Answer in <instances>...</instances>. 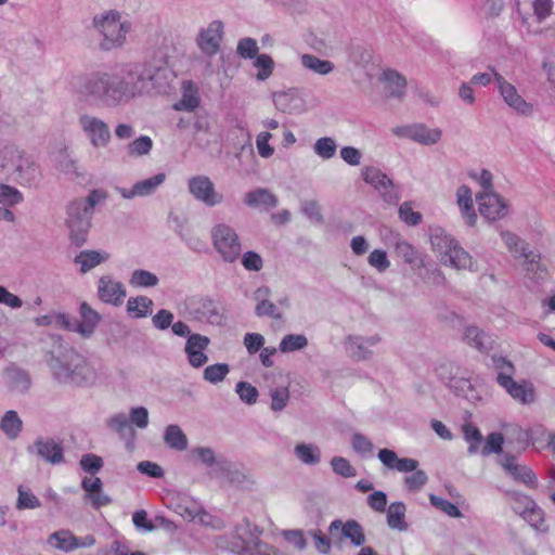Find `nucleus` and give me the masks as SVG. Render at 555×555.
<instances>
[{
  "instance_id": "obj_1",
  "label": "nucleus",
  "mask_w": 555,
  "mask_h": 555,
  "mask_svg": "<svg viewBox=\"0 0 555 555\" xmlns=\"http://www.w3.org/2000/svg\"><path fill=\"white\" fill-rule=\"evenodd\" d=\"M131 64H124L109 70H95L82 78L81 93L106 108H116L138 98Z\"/></svg>"
},
{
  "instance_id": "obj_2",
  "label": "nucleus",
  "mask_w": 555,
  "mask_h": 555,
  "mask_svg": "<svg viewBox=\"0 0 555 555\" xmlns=\"http://www.w3.org/2000/svg\"><path fill=\"white\" fill-rule=\"evenodd\" d=\"M47 364L53 378L64 385L89 386L96 379L94 367L75 350H67L63 356L48 352Z\"/></svg>"
},
{
  "instance_id": "obj_3",
  "label": "nucleus",
  "mask_w": 555,
  "mask_h": 555,
  "mask_svg": "<svg viewBox=\"0 0 555 555\" xmlns=\"http://www.w3.org/2000/svg\"><path fill=\"white\" fill-rule=\"evenodd\" d=\"M108 197L106 191L94 189L87 197L72 201L66 209V225L69 229L70 241L81 246L86 242L87 233L96 205L103 204Z\"/></svg>"
},
{
  "instance_id": "obj_4",
  "label": "nucleus",
  "mask_w": 555,
  "mask_h": 555,
  "mask_svg": "<svg viewBox=\"0 0 555 555\" xmlns=\"http://www.w3.org/2000/svg\"><path fill=\"white\" fill-rule=\"evenodd\" d=\"M93 26L102 36L100 47L104 51L121 48L127 42V35L132 28L129 21H122L116 10H109L93 17Z\"/></svg>"
},
{
  "instance_id": "obj_5",
  "label": "nucleus",
  "mask_w": 555,
  "mask_h": 555,
  "mask_svg": "<svg viewBox=\"0 0 555 555\" xmlns=\"http://www.w3.org/2000/svg\"><path fill=\"white\" fill-rule=\"evenodd\" d=\"M430 245L443 264L457 270L472 269L473 259L470 255L443 229L436 228L431 231Z\"/></svg>"
},
{
  "instance_id": "obj_6",
  "label": "nucleus",
  "mask_w": 555,
  "mask_h": 555,
  "mask_svg": "<svg viewBox=\"0 0 555 555\" xmlns=\"http://www.w3.org/2000/svg\"><path fill=\"white\" fill-rule=\"evenodd\" d=\"M130 64L132 73L138 76V80L134 79L138 98L152 90L157 93H166L169 90L172 74L167 67Z\"/></svg>"
},
{
  "instance_id": "obj_7",
  "label": "nucleus",
  "mask_w": 555,
  "mask_h": 555,
  "mask_svg": "<svg viewBox=\"0 0 555 555\" xmlns=\"http://www.w3.org/2000/svg\"><path fill=\"white\" fill-rule=\"evenodd\" d=\"M210 237L214 248L223 261L233 263L238 259L242 244L234 228L224 222L217 223L210 230Z\"/></svg>"
},
{
  "instance_id": "obj_8",
  "label": "nucleus",
  "mask_w": 555,
  "mask_h": 555,
  "mask_svg": "<svg viewBox=\"0 0 555 555\" xmlns=\"http://www.w3.org/2000/svg\"><path fill=\"white\" fill-rule=\"evenodd\" d=\"M362 179L378 192L382 199L390 205H397L400 194L392 180L379 168L369 166L362 169Z\"/></svg>"
},
{
  "instance_id": "obj_9",
  "label": "nucleus",
  "mask_w": 555,
  "mask_h": 555,
  "mask_svg": "<svg viewBox=\"0 0 555 555\" xmlns=\"http://www.w3.org/2000/svg\"><path fill=\"white\" fill-rule=\"evenodd\" d=\"M189 193L207 207H215L224 202V196L216 190L212 180L205 175L193 176L188 180Z\"/></svg>"
},
{
  "instance_id": "obj_10",
  "label": "nucleus",
  "mask_w": 555,
  "mask_h": 555,
  "mask_svg": "<svg viewBox=\"0 0 555 555\" xmlns=\"http://www.w3.org/2000/svg\"><path fill=\"white\" fill-rule=\"evenodd\" d=\"M78 125L94 149H103L109 144L112 133L108 125L103 119L82 114L79 116Z\"/></svg>"
},
{
  "instance_id": "obj_11",
  "label": "nucleus",
  "mask_w": 555,
  "mask_h": 555,
  "mask_svg": "<svg viewBox=\"0 0 555 555\" xmlns=\"http://www.w3.org/2000/svg\"><path fill=\"white\" fill-rule=\"evenodd\" d=\"M493 79L504 103L517 115L531 116L533 105L527 102L518 92L516 87L507 81L501 74L494 72Z\"/></svg>"
},
{
  "instance_id": "obj_12",
  "label": "nucleus",
  "mask_w": 555,
  "mask_h": 555,
  "mask_svg": "<svg viewBox=\"0 0 555 555\" xmlns=\"http://www.w3.org/2000/svg\"><path fill=\"white\" fill-rule=\"evenodd\" d=\"M189 314L201 322L219 325L223 315L219 304L207 297H192L186 301Z\"/></svg>"
},
{
  "instance_id": "obj_13",
  "label": "nucleus",
  "mask_w": 555,
  "mask_h": 555,
  "mask_svg": "<svg viewBox=\"0 0 555 555\" xmlns=\"http://www.w3.org/2000/svg\"><path fill=\"white\" fill-rule=\"evenodd\" d=\"M476 201L479 214L488 221L500 220L508 212L505 199L495 192H479Z\"/></svg>"
},
{
  "instance_id": "obj_14",
  "label": "nucleus",
  "mask_w": 555,
  "mask_h": 555,
  "mask_svg": "<svg viewBox=\"0 0 555 555\" xmlns=\"http://www.w3.org/2000/svg\"><path fill=\"white\" fill-rule=\"evenodd\" d=\"M223 30L224 24L219 20H215L206 27L201 28L196 37V43L201 51L206 55L217 54L223 38Z\"/></svg>"
},
{
  "instance_id": "obj_15",
  "label": "nucleus",
  "mask_w": 555,
  "mask_h": 555,
  "mask_svg": "<svg viewBox=\"0 0 555 555\" xmlns=\"http://www.w3.org/2000/svg\"><path fill=\"white\" fill-rule=\"evenodd\" d=\"M28 453L36 454L44 462L57 465L64 462L63 447L60 442L50 437H38L27 448Z\"/></svg>"
},
{
  "instance_id": "obj_16",
  "label": "nucleus",
  "mask_w": 555,
  "mask_h": 555,
  "mask_svg": "<svg viewBox=\"0 0 555 555\" xmlns=\"http://www.w3.org/2000/svg\"><path fill=\"white\" fill-rule=\"evenodd\" d=\"M496 380L509 396L521 404H530L535 400V391L532 384H519L509 374L499 373Z\"/></svg>"
},
{
  "instance_id": "obj_17",
  "label": "nucleus",
  "mask_w": 555,
  "mask_h": 555,
  "mask_svg": "<svg viewBox=\"0 0 555 555\" xmlns=\"http://www.w3.org/2000/svg\"><path fill=\"white\" fill-rule=\"evenodd\" d=\"M328 531L330 534L334 538L338 532H340L338 539H347L354 546H361L365 542L364 530L362 526L354 519H349L345 522L340 519H335L331 522Z\"/></svg>"
},
{
  "instance_id": "obj_18",
  "label": "nucleus",
  "mask_w": 555,
  "mask_h": 555,
  "mask_svg": "<svg viewBox=\"0 0 555 555\" xmlns=\"http://www.w3.org/2000/svg\"><path fill=\"white\" fill-rule=\"evenodd\" d=\"M12 171L15 173V179L22 185H36L41 178L39 166L24 151L22 152L21 158H18Z\"/></svg>"
},
{
  "instance_id": "obj_19",
  "label": "nucleus",
  "mask_w": 555,
  "mask_h": 555,
  "mask_svg": "<svg viewBox=\"0 0 555 555\" xmlns=\"http://www.w3.org/2000/svg\"><path fill=\"white\" fill-rule=\"evenodd\" d=\"M98 296L105 304L119 306L126 297V289L121 282L111 275H103L98 282Z\"/></svg>"
},
{
  "instance_id": "obj_20",
  "label": "nucleus",
  "mask_w": 555,
  "mask_h": 555,
  "mask_svg": "<svg viewBox=\"0 0 555 555\" xmlns=\"http://www.w3.org/2000/svg\"><path fill=\"white\" fill-rule=\"evenodd\" d=\"M379 341L380 337L378 335L369 337L349 335L346 338L345 346L348 354L352 359L363 361L371 358L372 351L370 348L376 346Z\"/></svg>"
},
{
  "instance_id": "obj_21",
  "label": "nucleus",
  "mask_w": 555,
  "mask_h": 555,
  "mask_svg": "<svg viewBox=\"0 0 555 555\" xmlns=\"http://www.w3.org/2000/svg\"><path fill=\"white\" fill-rule=\"evenodd\" d=\"M166 179V175L159 172L153 177L135 182L131 189L117 188L116 190L125 199L152 195Z\"/></svg>"
},
{
  "instance_id": "obj_22",
  "label": "nucleus",
  "mask_w": 555,
  "mask_h": 555,
  "mask_svg": "<svg viewBox=\"0 0 555 555\" xmlns=\"http://www.w3.org/2000/svg\"><path fill=\"white\" fill-rule=\"evenodd\" d=\"M79 315L81 321L76 320V333L82 338H90L102 318L98 311H95L88 302L82 301L79 306Z\"/></svg>"
},
{
  "instance_id": "obj_23",
  "label": "nucleus",
  "mask_w": 555,
  "mask_h": 555,
  "mask_svg": "<svg viewBox=\"0 0 555 555\" xmlns=\"http://www.w3.org/2000/svg\"><path fill=\"white\" fill-rule=\"evenodd\" d=\"M501 466L515 480L521 481L530 487L537 486V476L529 467L516 463V457L511 454H504L500 459Z\"/></svg>"
},
{
  "instance_id": "obj_24",
  "label": "nucleus",
  "mask_w": 555,
  "mask_h": 555,
  "mask_svg": "<svg viewBox=\"0 0 555 555\" xmlns=\"http://www.w3.org/2000/svg\"><path fill=\"white\" fill-rule=\"evenodd\" d=\"M378 460L389 469H397L400 473L414 472L418 467V462L411 457L399 459L397 453L390 449H380Z\"/></svg>"
},
{
  "instance_id": "obj_25",
  "label": "nucleus",
  "mask_w": 555,
  "mask_h": 555,
  "mask_svg": "<svg viewBox=\"0 0 555 555\" xmlns=\"http://www.w3.org/2000/svg\"><path fill=\"white\" fill-rule=\"evenodd\" d=\"M273 103L279 111L287 114L298 113L304 106V101L296 89L275 92Z\"/></svg>"
},
{
  "instance_id": "obj_26",
  "label": "nucleus",
  "mask_w": 555,
  "mask_h": 555,
  "mask_svg": "<svg viewBox=\"0 0 555 555\" xmlns=\"http://www.w3.org/2000/svg\"><path fill=\"white\" fill-rule=\"evenodd\" d=\"M390 244L393 246L396 254L411 266H422L423 259L418 251L409 242L399 234L391 235Z\"/></svg>"
},
{
  "instance_id": "obj_27",
  "label": "nucleus",
  "mask_w": 555,
  "mask_h": 555,
  "mask_svg": "<svg viewBox=\"0 0 555 555\" xmlns=\"http://www.w3.org/2000/svg\"><path fill=\"white\" fill-rule=\"evenodd\" d=\"M456 203L461 209L463 218L468 225L474 227L477 221V215L474 209L473 193L467 185H461L456 190Z\"/></svg>"
},
{
  "instance_id": "obj_28",
  "label": "nucleus",
  "mask_w": 555,
  "mask_h": 555,
  "mask_svg": "<svg viewBox=\"0 0 555 555\" xmlns=\"http://www.w3.org/2000/svg\"><path fill=\"white\" fill-rule=\"evenodd\" d=\"M383 80L386 86V93L390 98L402 99L405 94L406 80L405 78L393 69H386L383 73Z\"/></svg>"
},
{
  "instance_id": "obj_29",
  "label": "nucleus",
  "mask_w": 555,
  "mask_h": 555,
  "mask_svg": "<svg viewBox=\"0 0 555 555\" xmlns=\"http://www.w3.org/2000/svg\"><path fill=\"white\" fill-rule=\"evenodd\" d=\"M244 203L249 207L273 208L278 205V197L267 189H256L247 192L244 196Z\"/></svg>"
},
{
  "instance_id": "obj_30",
  "label": "nucleus",
  "mask_w": 555,
  "mask_h": 555,
  "mask_svg": "<svg viewBox=\"0 0 555 555\" xmlns=\"http://www.w3.org/2000/svg\"><path fill=\"white\" fill-rule=\"evenodd\" d=\"M520 256L524 258V267L529 278L542 280L546 275V269L540 262V255L532 250H527L522 245Z\"/></svg>"
},
{
  "instance_id": "obj_31",
  "label": "nucleus",
  "mask_w": 555,
  "mask_h": 555,
  "mask_svg": "<svg viewBox=\"0 0 555 555\" xmlns=\"http://www.w3.org/2000/svg\"><path fill=\"white\" fill-rule=\"evenodd\" d=\"M442 131L439 128H428L424 124H412L411 140L423 144L433 145L440 141Z\"/></svg>"
},
{
  "instance_id": "obj_32",
  "label": "nucleus",
  "mask_w": 555,
  "mask_h": 555,
  "mask_svg": "<svg viewBox=\"0 0 555 555\" xmlns=\"http://www.w3.org/2000/svg\"><path fill=\"white\" fill-rule=\"evenodd\" d=\"M109 258L107 253L98 250H82L75 257V263L80 266V272L87 273L96 266L105 262Z\"/></svg>"
},
{
  "instance_id": "obj_33",
  "label": "nucleus",
  "mask_w": 555,
  "mask_h": 555,
  "mask_svg": "<svg viewBox=\"0 0 555 555\" xmlns=\"http://www.w3.org/2000/svg\"><path fill=\"white\" fill-rule=\"evenodd\" d=\"M465 341L480 352H487L491 348L490 337L479 327L469 325L464 332Z\"/></svg>"
},
{
  "instance_id": "obj_34",
  "label": "nucleus",
  "mask_w": 555,
  "mask_h": 555,
  "mask_svg": "<svg viewBox=\"0 0 555 555\" xmlns=\"http://www.w3.org/2000/svg\"><path fill=\"white\" fill-rule=\"evenodd\" d=\"M294 454L305 465L314 466L321 462V450L312 443H297L294 448Z\"/></svg>"
},
{
  "instance_id": "obj_35",
  "label": "nucleus",
  "mask_w": 555,
  "mask_h": 555,
  "mask_svg": "<svg viewBox=\"0 0 555 555\" xmlns=\"http://www.w3.org/2000/svg\"><path fill=\"white\" fill-rule=\"evenodd\" d=\"M77 537L69 530H59L51 533L48 538V543L63 552H72L76 550Z\"/></svg>"
},
{
  "instance_id": "obj_36",
  "label": "nucleus",
  "mask_w": 555,
  "mask_h": 555,
  "mask_svg": "<svg viewBox=\"0 0 555 555\" xmlns=\"http://www.w3.org/2000/svg\"><path fill=\"white\" fill-rule=\"evenodd\" d=\"M23 428V422L17 412L10 410L4 413L0 421V429L9 439H16Z\"/></svg>"
},
{
  "instance_id": "obj_37",
  "label": "nucleus",
  "mask_w": 555,
  "mask_h": 555,
  "mask_svg": "<svg viewBox=\"0 0 555 555\" xmlns=\"http://www.w3.org/2000/svg\"><path fill=\"white\" fill-rule=\"evenodd\" d=\"M165 443L176 451H184L188 448V437L178 425H168L164 431Z\"/></svg>"
},
{
  "instance_id": "obj_38",
  "label": "nucleus",
  "mask_w": 555,
  "mask_h": 555,
  "mask_svg": "<svg viewBox=\"0 0 555 555\" xmlns=\"http://www.w3.org/2000/svg\"><path fill=\"white\" fill-rule=\"evenodd\" d=\"M302 66L321 76L331 74L334 70V63L328 60H321L313 54H302L300 56Z\"/></svg>"
},
{
  "instance_id": "obj_39",
  "label": "nucleus",
  "mask_w": 555,
  "mask_h": 555,
  "mask_svg": "<svg viewBox=\"0 0 555 555\" xmlns=\"http://www.w3.org/2000/svg\"><path fill=\"white\" fill-rule=\"evenodd\" d=\"M406 507L402 502H393L387 509V524L389 528L405 531L408 525L404 521Z\"/></svg>"
},
{
  "instance_id": "obj_40",
  "label": "nucleus",
  "mask_w": 555,
  "mask_h": 555,
  "mask_svg": "<svg viewBox=\"0 0 555 555\" xmlns=\"http://www.w3.org/2000/svg\"><path fill=\"white\" fill-rule=\"evenodd\" d=\"M7 380L10 387L17 392L24 393L30 387V377L28 373L22 369L12 367L5 372Z\"/></svg>"
},
{
  "instance_id": "obj_41",
  "label": "nucleus",
  "mask_w": 555,
  "mask_h": 555,
  "mask_svg": "<svg viewBox=\"0 0 555 555\" xmlns=\"http://www.w3.org/2000/svg\"><path fill=\"white\" fill-rule=\"evenodd\" d=\"M23 150L11 143L0 144V169L2 171H12Z\"/></svg>"
},
{
  "instance_id": "obj_42",
  "label": "nucleus",
  "mask_w": 555,
  "mask_h": 555,
  "mask_svg": "<svg viewBox=\"0 0 555 555\" xmlns=\"http://www.w3.org/2000/svg\"><path fill=\"white\" fill-rule=\"evenodd\" d=\"M16 491L17 499L15 503V508L17 511L36 509L41 507L40 500L38 499L37 495L33 493V491L29 488L20 485Z\"/></svg>"
},
{
  "instance_id": "obj_43",
  "label": "nucleus",
  "mask_w": 555,
  "mask_h": 555,
  "mask_svg": "<svg viewBox=\"0 0 555 555\" xmlns=\"http://www.w3.org/2000/svg\"><path fill=\"white\" fill-rule=\"evenodd\" d=\"M308 346V338L304 334H287L279 345V350L283 353L302 350Z\"/></svg>"
},
{
  "instance_id": "obj_44",
  "label": "nucleus",
  "mask_w": 555,
  "mask_h": 555,
  "mask_svg": "<svg viewBox=\"0 0 555 555\" xmlns=\"http://www.w3.org/2000/svg\"><path fill=\"white\" fill-rule=\"evenodd\" d=\"M152 299L146 296L131 297L127 301V311L135 318H143L151 312Z\"/></svg>"
},
{
  "instance_id": "obj_45",
  "label": "nucleus",
  "mask_w": 555,
  "mask_h": 555,
  "mask_svg": "<svg viewBox=\"0 0 555 555\" xmlns=\"http://www.w3.org/2000/svg\"><path fill=\"white\" fill-rule=\"evenodd\" d=\"M158 282L156 274L143 269L134 270L129 280V283L134 287H154Z\"/></svg>"
},
{
  "instance_id": "obj_46",
  "label": "nucleus",
  "mask_w": 555,
  "mask_h": 555,
  "mask_svg": "<svg viewBox=\"0 0 555 555\" xmlns=\"http://www.w3.org/2000/svg\"><path fill=\"white\" fill-rule=\"evenodd\" d=\"M222 468L227 472L229 480L236 486L244 487L254 483V480L248 474L228 462L222 463Z\"/></svg>"
},
{
  "instance_id": "obj_47",
  "label": "nucleus",
  "mask_w": 555,
  "mask_h": 555,
  "mask_svg": "<svg viewBox=\"0 0 555 555\" xmlns=\"http://www.w3.org/2000/svg\"><path fill=\"white\" fill-rule=\"evenodd\" d=\"M271 397V410L274 412L282 411L289 401V390L286 386L271 388L269 391Z\"/></svg>"
},
{
  "instance_id": "obj_48",
  "label": "nucleus",
  "mask_w": 555,
  "mask_h": 555,
  "mask_svg": "<svg viewBox=\"0 0 555 555\" xmlns=\"http://www.w3.org/2000/svg\"><path fill=\"white\" fill-rule=\"evenodd\" d=\"M337 150V144L334 139L330 137H323L315 141L313 145L314 153L323 158L330 159L335 156Z\"/></svg>"
},
{
  "instance_id": "obj_49",
  "label": "nucleus",
  "mask_w": 555,
  "mask_h": 555,
  "mask_svg": "<svg viewBox=\"0 0 555 555\" xmlns=\"http://www.w3.org/2000/svg\"><path fill=\"white\" fill-rule=\"evenodd\" d=\"M152 147V139L147 135H141L128 144L127 153L129 156L139 157L147 155L151 152Z\"/></svg>"
},
{
  "instance_id": "obj_50",
  "label": "nucleus",
  "mask_w": 555,
  "mask_h": 555,
  "mask_svg": "<svg viewBox=\"0 0 555 555\" xmlns=\"http://www.w3.org/2000/svg\"><path fill=\"white\" fill-rule=\"evenodd\" d=\"M229 372L230 367L227 363H216L204 370L203 377L211 384H218L225 378Z\"/></svg>"
},
{
  "instance_id": "obj_51",
  "label": "nucleus",
  "mask_w": 555,
  "mask_h": 555,
  "mask_svg": "<svg viewBox=\"0 0 555 555\" xmlns=\"http://www.w3.org/2000/svg\"><path fill=\"white\" fill-rule=\"evenodd\" d=\"M254 66L258 68L256 78L260 81H263L272 75L274 61L268 54H259L254 62Z\"/></svg>"
},
{
  "instance_id": "obj_52",
  "label": "nucleus",
  "mask_w": 555,
  "mask_h": 555,
  "mask_svg": "<svg viewBox=\"0 0 555 555\" xmlns=\"http://www.w3.org/2000/svg\"><path fill=\"white\" fill-rule=\"evenodd\" d=\"M235 392L248 405L255 404L259 397L257 388L248 382H238L235 386Z\"/></svg>"
},
{
  "instance_id": "obj_53",
  "label": "nucleus",
  "mask_w": 555,
  "mask_h": 555,
  "mask_svg": "<svg viewBox=\"0 0 555 555\" xmlns=\"http://www.w3.org/2000/svg\"><path fill=\"white\" fill-rule=\"evenodd\" d=\"M331 466L335 474L345 478H351L357 475V469L343 456H334L331 460Z\"/></svg>"
},
{
  "instance_id": "obj_54",
  "label": "nucleus",
  "mask_w": 555,
  "mask_h": 555,
  "mask_svg": "<svg viewBox=\"0 0 555 555\" xmlns=\"http://www.w3.org/2000/svg\"><path fill=\"white\" fill-rule=\"evenodd\" d=\"M504 443L503 435L500 433H491L487 436L486 443L481 449V454L488 456L492 453H502V447Z\"/></svg>"
},
{
  "instance_id": "obj_55",
  "label": "nucleus",
  "mask_w": 555,
  "mask_h": 555,
  "mask_svg": "<svg viewBox=\"0 0 555 555\" xmlns=\"http://www.w3.org/2000/svg\"><path fill=\"white\" fill-rule=\"evenodd\" d=\"M23 201L22 193L8 184H0V204L13 206Z\"/></svg>"
},
{
  "instance_id": "obj_56",
  "label": "nucleus",
  "mask_w": 555,
  "mask_h": 555,
  "mask_svg": "<svg viewBox=\"0 0 555 555\" xmlns=\"http://www.w3.org/2000/svg\"><path fill=\"white\" fill-rule=\"evenodd\" d=\"M429 501L433 506L439 508L450 517L459 518L462 517V513L459 507L450 501L437 496L435 494L429 495Z\"/></svg>"
},
{
  "instance_id": "obj_57",
  "label": "nucleus",
  "mask_w": 555,
  "mask_h": 555,
  "mask_svg": "<svg viewBox=\"0 0 555 555\" xmlns=\"http://www.w3.org/2000/svg\"><path fill=\"white\" fill-rule=\"evenodd\" d=\"M367 262L371 267L375 268L378 272H385L390 267V261L387 254L382 249H374L367 257Z\"/></svg>"
},
{
  "instance_id": "obj_58",
  "label": "nucleus",
  "mask_w": 555,
  "mask_h": 555,
  "mask_svg": "<svg viewBox=\"0 0 555 555\" xmlns=\"http://www.w3.org/2000/svg\"><path fill=\"white\" fill-rule=\"evenodd\" d=\"M399 218L409 225H417L422 221V215L412 209L411 203L404 202L399 207Z\"/></svg>"
},
{
  "instance_id": "obj_59",
  "label": "nucleus",
  "mask_w": 555,
  "mask_h": 555,
  "mask_svg": "<svg viewBox=\"0 0 555 555\" xmlns=\"http://www.w3.org/2000/svg\"><path fill=\"white\" fill-rule=\"evenodd\" d=\"M352 449L362 456L371 455L373 452L372 441L362 434H354L351 439Z\"/></svg>"
},
{
  "instance_id": "obj_60",
  "label": "nucleus",
  "mask_w": 555,
  "mask_h": 555,
  "mask_svg": "<svg viewBox=\"0 0 555 555\" xmlns=\"http://www.w3.org/2000/svg\"><path fill=\"white\" fill-rule=\"evenodd\" d=\"M411 476L404 478V483L410 491H420L428 481L427 474L422 469H415Z\"/></svg>"
},
{
  "instance_id": "obj_61",
  "label": "nucleus",
  "mask_w": 555,
  "mask_h": 555,
  "mask_svg": "<svg viewBox=\"0 0 555 555\" xmlns=\"http://www.w3.org/2000/svg\"><path fill=\"white\" fill-rule=\"evenodd\" d=\"M80 466L85 472L96 474L103 467V460L92 453L83 454L80 459Z\"/></svg>"
},
{
  "instance_id": "obj_62",
  "label": "nucleus",
  "mask_w": 555,
  "mask_h": 555,
  "mask_svg": "<svg viewBox=\"0 0 555 555\" xmlns=\"http://www.w3.org/2000/svg\"><path fill=\"white\" fill-rule=\"evenodd\" d=\"M255 314L259 318L269 317L274 320H281L283 318V314L279 310L278 306L271 300L263 302L261 305H256Z\"/></svg>"
},
{
  "instance_id": "obj_63",
  "label": "nucleus",
  "mask_w": 555,
  "mask_h": 555,
  "mask_svg": "<svg viewBox=\"0 0 555 555\" xmlns=\"http://www.w3.org/2000/svg\"><path fill=\"white\" fill-rule=\"evenodd\" d=\"M242 264L248 271H260L263 267V260L259 254L249 250L243 254Z\"/></svg>"
},
{
  "instance_id": "obj_64",
  "label": "nucleus",
  "mask_w": 555,
  "mask_h": 555,
  "mask_svg": "<svg viewBox=\"0 0 555 555\" xmlns=\"http://www.w3.org/2000/svg\"><path fill=\"white\" fill-rule=\"evenodd\" d=\"M301 212L313 222L322 221V214L317 201H304L300 205Z\"/></svg>"
}]
</instances>
